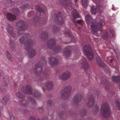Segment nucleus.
I'll return each mask as SVG.
<instances>
[{
  "label": "nucleus",
  "mask_w": 120,
  "mask_h": 120,
  "mask_svg": "<svg viewBox=\"0 0 120 120\" xmlns=\"http://www.w3.org/2000/svg\"><path fill=\"white\" fill-rule=\"evenodd\" d=\"M85 18L88 24H89L90 22H92L91 28L92 31L94 33L96 32L98 30L102 28L105 24L103 20H102L100 23H98L97 25L95 23H93L92 19L89 15H86Z\"/></svg>",
  "instance_id": "f257e3e1"
},
{
  "label": "nucleus",
  "mask_w": 120,
  "mask_h": 120,
  "mask_svg": "<svg viewBox=\"0 0 120 120\" xmlns=\"http://www.w3.org/2000/svg\"><path fill=\"white\" fill-rule=\"evenodd\" d=\"M83 52L89 60H90L93 58V54L89 45H86L84 46L83 48Z\"/></svg>",
  "instance_id": "f03ea898"
},
{
  "label": "nucleus",
  "mask_w": 120,
  "mask_h": 120,
  "mask_svg": "<svg viewBox=\"0 0 120 120\" xmlns=\"http://www.w3.org/2000/svg\"><path fill=\"white\" fill-rule=\"evenodd\" d=\"M101 111L102 114L105 117L109 116L111 113L109 108L106 104H104L101 106Z\"/></svg>",
  "instance_id": "7ed1b4c3"
},
{
  "label": "nucleus",
  "mask_w": 120,
  "mask_h": 120,
  "mask_svg": "<svg viewBox=\"0 0 120 120\" xmlns=\"http://www.w3.org/2000/svg\"><path fill=\"white\" fill-rule=\"evenodd\" d=\"M72 13L73 16V18L72 19V20L74 23L76 22L80 24L82 23V21L81 20H78L77 21L75 20L76 18L80 17V16L76 10H74Z\"/></svg>",
  "instance_id": "20e7f679"
},
{
  "label": "nucleus",
  "mask_w": 120,
  "mask_h": 120,
  "mask_svg": "<svg viewBox=\"0 0 120 120\" xmlns=\"http://www.w3.org/2000/svg\"><path fill=\"white\" fill-rule=\"evenodd\" d=\"M18 27V31L17 34L18 35H20V34L19 33L21 31L24 30L26 26L24 25L23 21H20L18 22L17 24Z\"/></svg>",
  "instance_id": "39448f33"
},
{
  "label": "nucleus",
  "mask_w": 120,
  "mask_h": 120,
  "mask_svg": "<svg viewBox=\"0 0 120 120\" xmlns=\"http://www.w3.org/2000/svg\"><path fill=\"white\" fill-rule=\"evenodd\" d=\"M71 76V74L68 71L63 73L60 76V78L63 80H66L69 78Z\"/></svg>",
  "instance_id": "423d86ee"
},
{
  "label": "nucleus",
  "mask_w": 120,
  "mask_h": 120,
  "mask_svg": "<svg viewBox=\"0 0 120 120\" xmlns=\"http://www.w3.org/2000/svg\"><path fill=\"white\" fill-rule=\"evenodd\" d=\"M64 4L66 3L65 5L67 10L68 11L69 10H71L72 9L71 4L70 0H61Z\"/></svg>",
  "instance_id": "0eeeda50"
},
{
  "label": "nucleus",
  "mask_w": 120,
  "mask_h": 120,
  "mask_svg": "<svg viewBox=\"0 0 120 120\" xmlns=\"http://www.w3.org/2000/svg\"><path fill=\"white\" fill-rule=\"evenodd\" d=\"M42 69V67L40 64H36L34 69V73L36 74H37L36 73H35V71H37L38 72L37 74H39L41 73Z\"/></svg>",
  "instance_id": "6e6552de"
},
{
  "label": "nucleus",
  "mask_w": 120,
  "mask_h": 120,
  "mask_svg": "<svg viewBox=\"0 0 120 120\" xmlns=\"http://www.w3.org/2000/svg\"><path fill=\"white\" fill-rule=\"evenodd\" d=\"M23 91L26 93H29L30 94H32V90L30 86H27L26 87H24L22 89Z\"/></svg>",
  "instance_id": "1a4fd4ad"
},
{
  "label": "nucleus",
  "mask_w": 120,
  "mask_h": 120,
  "mask_svg": "<svg viewBox=\"0 0 120 120\" xmlns=\"http://www.w3.org/2000/svg\"><path fill=\"white\" fill-rule=\"evenodd\" d=\"M32 43V41L31 40H28L26 41V42L24 44V49L26 50H28L30 48V46Z\"/></svg>",
  "instance_id": "9d476101"
},
{
  "label": "nucleus",
  "mask_w": 120,
  "mask_h": 120,
  "mask_svg": "<svg viewBox=\"0 0 120 120\" xmlns=\"http://www.w3.org/2000/svg\"><path fill=\"white\" fill-rule=\"evenodd\" d=\"M58 61L55 58L51 57L49 60V63L51 66L56 64L58 63Z\"/></svg>",
  "instance_id": "9b49d317"
},
{
  "label": "nucleus",
  "mask_w": 120,
  "mask_h": 120,
  "mask_svg": "<svg viewBox=\"0 0 120 120\" xmlns=\"http://www.w3.org/2000/svg\"><path fill=\"white\" fill-rule=\"evenodd\" d=\"M81 64L82 67L85 69L88 68L89 67L87 61L84 59L81 61Z\"/></svg>",
  "instance_id": "f8f14e48"
},
{
  "label": "nucleus",
  "mask_w": 120,
  "mask_h": 120,
  "mask_svg": "<svg viewBox=\"0 0 120 120\" xmlns=\"http://www.w3.org/2000/svg\"><path fill=\"white\" fill-rule=\"evenodd\" d=\"M71 89V88L70 86L68 87L65 88V91L62 93L61 95V97H63L64 96H65L66 94L67 95L68 93L70 92Z\"/></svg>",
  "instance_id": "ddd939ff"
},
{
  "label": "nucleus",
  "mask_w": 120,
  "mask_h": 120,
  "mask_svg": "<svg viewBox=\"0 0 120 120\" xmlns=\"http://www.w3.org/2000/svg\"><path fill=\"white\" fill-rule=\"evenodd\" d=\"M96 59L99 66L102 67H103L105 66V64L99 56L96 58Z\"/></svg>",
  "instance_id": "4468645a"
},
{
  "label": "nucleus",
  "mask_w": 120,
  "mask_h": 120,
  "mask_svg": "<svg viewBox=\"0 0 120 120\" xmlns=\"http://www.w3.org/2000/svg\"><path fill=\"white\" fill-rule=\"evenodd\" d=\"M7 17L8 20L11 21H13L16 19L15 16L10 13H9L7 14Z\"/></svg>",
  "instance_id": "2eb2a0df"
},
{
  "label": "nucleus",
  "mask_w": 120,
  "mask_h": 120,
  "mask_svg": "<svg viewBox=\"0 0 120 120\" xmlns=\"http://www.w3.org/2000/svg\"><path fill=\"white\" fill-rule=\"evenodd\" d=\"M3 84L4 86V88H6L8 85L9 83V77L8 76H5L3 78Z\"/></svg>",
  "instance_id": "dca6fc26"
},
{
  "label": "nucleus",
  "mask_w": 120,
  "mask_h": 120,
  "mask_svg": "<svg viewBox=\"0 0 120 120\" xmlns=\"http://www.w3.org/2000/svg\"><path fill=\"white\" fill-rule=\"evenodd\" d=\"M7 30L8 33L10 34L11 36L14 37H15L16 35L14 33V32L13 31V29L12 28L10 27L9 28L7 29Z\"/></svg>",
  "instance_id": "f3484780"
},
{
  "label": "nucleus",
  "mask_w": 120,
  "mask_h": 120,
  "mask_svg": "<svg viewBox=\"0 0 120 120\" xmlns=\"http://www.w3.org/2000/svg\"><path fill=\"white\" fill-rule=\"evenodd\" d=\"M112 79L114 82H120V76H113L112 77Z\"/></svg>",
  "instance_id": "a211bd4d"
},
{
  "label": "nucleus",
  "mask_w": 120,
  "mask_h": 120,
  "mask_svg": "<svg viewBox=\"0 0 120 120\" xmlns=\"http://www.w3.org/2000/svg\"><path fill=\"white\" fill-rule=\"evenodd\" d=\"M83 98L82 96L80 94H78L75 96V98L77 101H79Z\"/></svg>",
  "instance_id": "6ab92c4d"
},
{
  "label": "nucleus",
  "mask_w": 120,
  "mask_h": 120,
  "mask_svg": "<svg viewBox=\"0 0 120 120\" xmlns=\"http://www.w3.org/2000/svg\"><path fill=\"white\" fill-rule=\"evenodd\" d=\"M53 85V84L52 82H49L47 83L45 86L48 90H50L52 88Z\"/></svg>",
  "instance_id": "aec40b11"
},
{
  "label": "nucleus",
  "mask_w": 120,
  "mask_h": 120,
  "mask_svg": "<svg viewBox=\"0 0 120 120\" xmlns=\"http://www.w3.org/2000/svg\"><path fill=\"white\" fill-rule=\"evenodd\" d=\"M19 103L22 106H26L28 104V102L25 100H23L20 101Z\"/></svg>",
  "instance_id": "412c9836"
},
{
  "label": "nucleus",
  "mask_w": 120,
  "mask_h": 120,
  "mask_svg": "<svg viewBox=\"0 0 120 120\" xmlns=\"http://www.w3.org/2000/svg\"><path fill=\"white\" fill-rule=\"evenodd\" d=\"M36 52L34 50H31L30 53H28V54L30 57H32L34 56L36 54Z\"/></svg>",
  "instance_id": "4be33fe9"
},
{
  "label": "nucleus",
  "mask_w": 120,
  "mask_h": 120,
  "mask_svg": "<svg viewBox=\"0 0 120 120\" xmlns=\"http://www.w3.org/2000/svg\"><path fill=\"white\" fill-rule=\"evenodd\" d=\"M82 5L84 8L86 7L87 6V0H82Z\"/></svg>",
  "instance_id": "5701e85b"
},
{
  "label": "nucleus",
  "mask_w": 120,
  "mask_h": 120,
  "mask_svg": "<svg viewBox=\"0 0 120 120\" xmlns=\"http://www.w3.org/2000/svg\"><path fill=\"white\" fill-rule=\"evenodd\" d=\"M55 42V40L53 39H51L48 41L47 44V45H52L54 44Z\"/></svg>",
  "instance_id": "b1692460"
},
{
  "label": "nucleus",
  "mask_w": 120,
  "mask_h": 120,
  "mask_svg": "<svg viewBox=\"0 0 120 120\" xmlns=\"http://www.w3.org/2000/svg\"><path fill=\"white\" fill-rule=\"evenodd\" d=\"M91 12L92 14H95L96 12V8L95 6L93 5L91 7Z\"/></svg>",
  "instance_id": "393cba45"
},
{
  "label": "nucleus",
  "mask_w": 120,
  "mask_h": 120,
  "mask_svg": "<svg viewBox=\"0 0 120 120\" xmlns=\"http://www.w3.org/2000/svg\"><path fill=\"white\" fill-rule=\"evenodd\" d=\"M94 99L93 98H92L89 100V102L88 103L93 105L94 104Z\"/></svg>",
  "instance_id": "a878e982"
},
{
  "label": "nucleus",
  "mask_w": 120,
  "mask_h": 120,
  "mask_svg": "<svg viewBox=\"0 0 120 120\" xmlns=\"http://www.w3.org/2000/svg\"><path fill=\"white\" fill-rule=\"evenodd\" d=\"M6 52V56L7 58L10 60H12V58L11 56V55L9 54V52L8 51H7Z\"/></svg>",
  "instance_id": "bb28decb"
},
{
  "label": "nucleus",
  "mask_w": 120,
  "mask_h": 120,
  "mask_svg": "<svg viewBox=\"0 0 120 120\" xmlns=\"http://www.w3.org/2000/svg\"><path fill=\"white\" fill-rule=\"evenodd\" d=\"M58 21H59L60 24L61 25L62 24L64 23V22L62 19V17H59L58 18H57V19H58Z\"/></svg>",
  "instance_id": "cd10ccee"
},
{
  "label": "nucleus",
  "mask_w": 120,
  "mask_h": 120,
  "mask_svg": "<svg viewBox=\"0 0 120 120\" xmlns=\"http://www.w3.org/2000/svg\"><path fill=\"white\" fill-rule=\"evenodd\" d=\"M36 9L37 10V11H39L40 13L42 12L43 13V10L39 6H37L36 7Z\"/></svg>",
  "instance_id": "c85d7f7f"
},
{
  "label": "nucleus",
  "mask_w": 120,
  "mask_h": 120,
  "mask_svg": "<svg viewBox=\"0 0 120 120\" xmlns=\"http://www.w3.org/2000/svg\"><path fill=\"white\" fill-rule=\"evenodd\" d=\"M16 96L19 98H22L23 97V96L22 94L20 93H18L16 94Z\"/></svg>",
  "instance_id": "c756f323"
},
{
  "label": "nucleus",
  "mask_w": 120,
  "mask_h": 120,
  "mask_svg": "<svg viewBox=\"0 0 120 120\" xmlns=\"http://www.w3.org/2000/svg\"><path fill=\"white\" fill-rule=\"evenodd\" d=\"M9 119L10 120H14V117L11 112L9 113Z\"/></svg>",
  "instance_id": "7c9ffc66"
},
{
  "label": "nucleus",
  "mask_w": 120,
  "mask_h": 120,
  "mask_svg": "<svg viewBox=\"0 0 120 120\" xmlns=\"http://www.w3.org/2000/svg\"><path fill=\"white\" fill-rule=\"evenodd\" d=\"M8 101V99H6L5 98H3L2 102L5 105H6Z\"/></svg>",
  "instance_id": "2f4dec72"
},
{
  "label": "nucleus",
  "mask_w": 120,
  "mask_h": 120,
  "mask_svg": "<svg viewBox=\"0 0 120 120\" xmlns=\"http://www.w3.org/2000/svg\"><path fill=\"white\" fill-rule=\"evenodd\" d=\"M116 104L118 109L120 110V104L119 101L117 100L116 101Z\"/></svg>",
  "instance_id": "473e14b6"
},
{
  "label": "nucleus",
  "mask_w": 120,
  "mask_h": 120,
  "mask_svg": "<svg viewBox=\"0 0 120 120\" xmlns=\"http://www.w3.org/2000/svg\"><path fill=\"white\" fill-rule=\"evenodd\" d=\"M26 38L24 39L23 37H21L19 39V41L21 44L22 43L24 42V41L25 39Z\"/></svg>",
  "instance_id": "72a5a7b5"
},
{
  "label": "nucleus",
  "mask_w": 120,
  "mask_h": 120,
  "mask_svg": "<svg viewBox=\"0 0 120 120\" xmlns=\"http://www.w3.org/2000/svg\"><path fill=\"white\" fill-rule=\"evenodd\" d=\"M14 12L15 14H17L19 13V9L17 8H15L14 9Z\"/></svg>",
  "instance_id": "f704fd0d"
},
{
  "label": "nucleus",
  "mask_w": 120,
  "mask_h": 120,
  "mask_svg": "<svg viewBox=\"0 0 120 120\" xmlns=\"http://www.w3.org/2000/svg\"><path fill=\"white\" fill-rule=\"evenodd\" d=\"M38 95H39V94L38 92L37 91H35L34 92V97L37 98Z\"/></svg>",
  "instance_id": "c9c22d12"
},
{
  "label": "nucleus",
  "mask_w": 120,
  "mask_h": 120,
  "mask_svg": "<svg viewBox=\"0 0 120 120\" xmlns=\"http://www.w3.org/2000/svg\"><path fill=\"white\" fill-rule=\"evenodd\" d=\"M110 32L112 34V36L114 37V31L112 30H111V29L110 30Z\"/></svg>",
  "instance_id": "e433bc0d"
},
{
  "label": "nucleus",
  "mask_w": 120,
  "mask_h": 120,
  "mask_svg": "<svg viewBox=\"0 0 120 120\" xmlns=\"http://www.w3.org/2000/svg\"><path fill=\"white\" fill-rule=\"evenodd\" d=\"M13 41L12 40H11L10 41V46H12L13 45Z\"/></svg>",
  "instance_id": "4c0bfd02"
},
{
  "label": "nucleus",
  "mask_w": 120,
  "mask_h": 120,
  "mask_svg": "<svg viewBox=\"0 0 120 120\" xmlns=\"http://www.w3.org/2000/svg\"><path fill=\"white\" fill-rule=\"evenodd\" d=\"M108 34L107 32H106L105 34H104V36L106 37V38H106L108 36Z\"/></svg>",
  "instance_id": "58836bf2"
},
{
  "label": "nucleus",
  "mask_w": 120,
  "mask_h": 120,
  "mask_svg": "<svg viewBox=\"0 0 120 120\" xmlns=\"http://www.w3.org/2000/svg\"><path fill=\"white\" fill-rule=\"evenodd\" d=\"M30 102H31V103H34L35 101L33 99H32L31 98V99H30Z\"/></svg>",
  "instance_id": "ea45409f"
},
{
  "label": "nucleus",
  "mask_w": 120,
  "mask_h": 120,
  "mask_svg": "<svg viewBox=\"0 0 120 120\" xmlns=\"http://www.w3.org/2000/svg\"><path fill=\"white\" fill-rule=\"evenodd\" d=\"M96 109L97 110H98V111L99 110V108H98V106L96 107Z\"/></svg>",
  "instance_id": "a19ab883"
},
{
  "label": "nucleus",
  "mask_w": 120,
  "mask_h": 120,
  "mask_svg": "<svg viewBox=\"0 0 120 120\" xmlns=\"http://www.w3.org/2000/svg\"><path fill=\"white\" fill-rule=\"evenodd\" d=\"M2 111V109H0V114H1V113Z\"/></svg>",
  "instance_id": "79ce46f5"
},
{
  "label": "nucleus",
  "mask_w": 120,
  "mask_h": 120,
  "mask_svg": "<svg viewBox=\"0 0 120 120\" xmlns=\"http://www.w3.org/2000/svg\"><path fill=\"white\" fill-rule=\"evenodd\" d=\"M10 0V2L11 3V2H12V0Z\"/></svg>",
  "instance_id": "37998d69"
},
{
  "label": "nucleus",
  "mask_w": 120,
  "mask_h": 120,
  "mask_svg": "<svg viewBox=\"0 0 120 120\" xmlns=\"http://www.w3.org/2000/svg\"><path fill=\"white\" fill-rule=\"evenodd\" d=\"M44 61L45 63L46 64V63H47V61L46 60H45Z\"/></svg>",
  "instance_id": "c03bdc74"
},
{
  "label": "nucleus",
  "mask_w": 120,
  "mask_h": 120,
  "mask_svg": "<svg viewBox=\"0 0 120 120\" xmlns=\"http://www.w3.org/2000/svg\"><path fill=\"white\" fill-rule=\"evenodd\" d=\"M47 75H44V77H46L47 76Z\"/></svg>",
  "instance_id": "a18cd8bd"
},
{
  "label": "nucleus",
  "mask_w": 120,
  "mask_h": 120,
  "mask_svg": "<svg viewBox=\"0 0 120 120\" xmlns=\"http://www.w3.org/2000/svg\"><path fill=\"white\" fill-rule=\"evenodd\" d=\"M74 0L75 1V2H76V1H77V0Z\"/></svg>",
  "instance_id": "49530a36"
},
{
  "label": "nucleus",
  "mask_w": 120,
  "mask_h": 120,
  "mask_svg": "<svg viewBox=\"0 0 120 120\" xmlns=\"http://www.w3.org/2000/svg\"><path fill=\"white\" fill-rule=\"evenodd\" d=\"M42 88V89L43 90V91H44V89H43V88Z\"/></svg>",
  "instance_id": "de8ad7c7"
},
{
  "label": "nucleus",
  "mask_w": 120,
  "mask_h": 120,
  "mask_svg": "<svg viewBox=\"0 0 120 120\" xmlns=\"http://www.w3.org/2000/svg\"><path fill=\"white\" fill-rule=\"evenodd\" d=\"M119 89H120V86H119Z\"/></svg>",
  "instance_id": "09e8293b"
},
{
  "label": "nucleus",
  "mask_w": 120,
  "mask_h": 120,
  "mask_svg": "<svg viewBox=\"0 0 120 120\" xmlns=\"http://www.w3.org/2000/svg\"><path fill=\"white\" fill-rule=\"evenodd\" d=\"M56 50H58V49H56Z\"/></svg>",
  "instance_id": "8fccbe9b"
}]
</instances>
